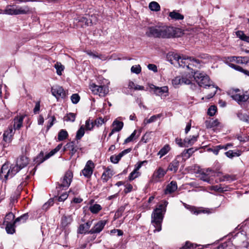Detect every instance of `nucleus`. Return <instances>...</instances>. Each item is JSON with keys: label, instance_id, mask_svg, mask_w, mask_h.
<instances>
[{"label": "nucleus", "instance_id": "nucleus-1", "mask_svg": "<svg viewBox=\"0 0 249 249\" xmlns=\"http://www.w3.org/2000/svg\"><path fill=\"white\" fill-rule=\"evenodd\" d=\"M29 162L28 158L21 156L18 158L16 164H12L10 167L7 163L4 164L0 171V178L6 180L12 178L20 170L25 167Z\"/></svg>", "mask_w": 249, "mask_h": 249}, {"label": "nucleus", "instance_id": "nucleus-2", "mask_svg": "<svg viewBox=\"0 0 249 249\" xmlns=\"http://www.w3.org/2000/svg\"><path fill=\"white\" fill-rule=\"evenodd\" d=\"M189 78L190 79L193 78L192 82L196 81L199 87L205 88L208 87L211 89V92L207 96L208 99L212 98L216 93L218 87L213 85V82L210 81L209 77L205 73L196 71L194 72L193 76L190 74Z\"/></svg>", "mask_w": 249, "mask_h": 249}, {"label": "nucleus", "instance_id": "nucleus-3", "mask_svg": "<svg viewBox=\"0 0 249 249\" xmlns=\"http://www.w3.org/2000/svg\"><path fill=\"white\" fill-rule=\"evenodd\" d=\"M173 32L172 27L157 25L147 27L145 35L149 37L169 38L173 36Z\"/></svg>", "mask_w": 249, "mask_h": 249}, {"label": "nucleus", "instance_id": "nucleus-4", "mask_svg": "<svg viewBox=\"0 0 249 249\" xmlns=\"http://www.w3.org/2000/svg\"><path fill=\"white\" fill-rule=\"evenodd\" d=\"M168 202L164 201V204H160L159 207L156 208L152 214L151 223L155 228L154 232L160 231L161 230V223L163 220V214L165 212V207Z\"/></svg>", "mask_w": 249, "mask_h": 249}, {"label": "nucleus", "instance_id": "nucleus-5", "mask_svg": "<svg viewBox=\"0 0 249 249\" xmlns=\"http://www.w3.org/2000/svg\"><path fill=\"white\" fill-rule=\"evenodd\" d=\"M190 74H187L182 76H178L172 80V84L174 86H177L181 84L190 85L191 88L193 90H196L197 86L195 84H192V78H189Z\"/></svg>", "mask_w": 249, "mask_h": 249}, {"label": "nucleus", "instance_id": "nucleus-6", "mask_svg": "<svg viewBox=\"0 0 249 249\" xmlns=\"http://www.w3.org/2000/svg\"><path fill=\"white\" fill-rule=\"evenodd\" d=\"M179 67H186L188 69L190 68V66H193L196 68H199L200 66V61L195 58L191 57H180V59L178 65Z\"/></svg>", "mask_w": 249, "mask_h": 249}, {"label": "nucleus", "instance_id": "nucleus-7", "mask_svg": "<svg viewBox=\"0 0 249 249\" xmlns=\"http://www.w3.org/2000/svg\"><path fill=\"white\" fill-rule=\"evenodd\" d=\"M90 89L94 94H97L102 97L105 96L109 91L107 86H98L94 83L90 85Z\"/></svg>", "mask_w": 249, "mask_h": 249}, {"label": "nucleus", "instance_id": "nucleus-8", "mask_svg": "<svg viewBox=\"0 0 249 249\" xmlns=\"http://www.w3.org/2000/svg\"><path fill=\"white\" fill-rule=\"evenodd\" d=\"M15 134L12 126H9L8 129L5 131L3 135V141L4 142L3 146L6 147L11 142L13 136Z\"/></svg>", "mask_w": 249, "mask_h": 249}, {"label": "nucleus", "instance_id": "nucleus-9", "mask_svg": "<svg viewBox=\"0 0 249 249\" xmlns=\"http://www.w3.org/2000/svg\"><path fill=\"white\" fill-rule=\"evenodd\" d=\"M51 92L53 96H54L58 100L59 99H64L66 96L65 91L63 88L59 86H54L52 88Z\"/></svg>", "mask_w": 249, "mask_h": 249}, {"label": "nucleus", "instance_id": "nucleus-10", "mask_svg": "<svg viewBox=\"0 0 249 249\" xmlns=\"http://www.w3.org/2000/svg\"><path fill=\"white\" fill-rule=\"evenodd\" d=\"M73 178V174L71 171H67L61 180V186L68 188L71 184Z\"/></svg>", "mask_w": 249, "mask_h": 249}, {"label": "nucleus", "instance_id": "nucleus-11", "mask_svg": "<svg viewBox=\"0 0 249 249\" xmlns=\"http://www.w3.org/2000/svg\"><path fill=\"white\" fill-rule=\"evenodd\" d=\"M106 224V221L101 220L98 221L89 231V234H97L100 233L104 229Z\"/></svg>", "mask_w": 249, "mask_h": 249}, {"label": "nucleus", "instance_id": "nucleus-12", "mask_svg": "<svg viewBox=\"0 0 249 249\" xmlns=\"http://www.w3.org/2000/svg\"><path fill=\"white\" fill-rule=\"evenodd\" d=\"M166 174V171L161 167H160L154 172L152 177V180L154 182L160 181Z\"/></svg>", "mask_w": 249, "mask_h": 249}, {"label": "nucleus", "instance_id": "nucleus-13", "mask_svg": "<svg viewBox=\"0 0 249 249\" xmlns=\"http://www.w3.org/2000/svg\"><path fill=\"white\" fill-rule=\"evenodd\" d=\"M94 168V163L91 160H89L87 162L85 168L82 170V173L85 177L89 178L92 174Z\"/></svg>", "mask_w": 249, "mask_h": 249}, {"label": "nucleus", "instance_id": "nucleus-14", "mask_svg": "<svg viewBox=\"0 0 249 249\" xmlns=\"http://www.w3.org/2000/svg\"><path fill=\"white\" fill-rule=\"evenodd\" d=\"M150 88L153 89L154 93L158 96L166 97L168 95V88L166 86L158 87L152 85Z\"/></svg>", "mask_w": 249, "mask_h": 249}, {"label": "nucleus", "instance_id": "nucleus-15", "mask_svg": "<svg viewBox=\"0 0 249 249\" xmlns=\"http://www.w3.org/2000/svg\"><path fill=\"white\" fill-rule=\"evenodd\" d=\"M131 151V148H127L122 151L118 155H112L110 157V161L113 163L116 164L119 162L121 158L125 154L129 153Z\"/></svg>", "mask_w": 249, "mask_h": 249}, {"label": "nucleus", "instance_id": "nucleus-16", "mask_svg": "<svg viewBox=\"0 0 249 249\" xmlns=\"http://www.w3.org/2000/svg\"><path fill=\"white\" fill-rule=\"evenodd\" d=\"M235 93L231 95V98L237 101L239 104L241 102H245L247 101L249 99V96L247 95L244 94H241L240 93H237V92L239 91L238 89L235 90Z\"/></svg>", "mask_w": 249, "mask_h": 249}, {"label": "nucleus", "instance_id": "nucleus-17", "mask_svg": "<svg viewBox=\"0 0 249 249\" xmlns=\"http://www.w3.org/2000/svg\"><path fill=\"white\" fill-rule=\"evenodd\" d=\"M93 220H88L86 223L80 225L78 232L80 234L89 233V228L92 224Z\"/></svg>", "mask_w": 249, "mask_h": 249}, {"label": "nucleus", "instance_id": "nucleus-18", "mask_svg": "<svg viewBox=\"0 0 249 249\" xmlns=\"http://www.w3.org/2000/svg\"><path fill=\"white\" fill-rule=\"evenodd\" d=\"M24 116H19L16 117L13 122H12V124L10 125L12 126V128L14 131L16 129H19L22 126L23 121L24 119Z\"/></svg>", "mask_w": 249, "mask_h": 249}, {"label": "nucleus", "instance_id": "nucleus-19", "mask_svg": "<svg viewBox=\"0 0 249 249\" xmlns=\"http://www.w3.org/2000/svg\"><path fill=\"white\" fill-rule=\"evenodd\" d=\"M32 9L28 6H16V15H27L32 13Z\"/></svg>", "mask_w": 249, "mask_h": 249}, {"label": "nucleus", "instance_id": "nucleus-20", "mask_svg": "<svg viewBox=\"0 0 249 249\" xmlns=\"http://www.w3.org/2000/svg\"><path fill=\"white\" fill-rule=\"evenodd\" d=\"M180 156H178L168 165L167 170L172 171L174 173L177 172L179 165V161L178 160Z\"/></svg>", "mask_w": 249, "mask_h": 249}, {"label": "nucleus", "instance_id": "nucleus-21", "mask_svg": "<svg viewBox=\"0 0 249 249\" xmlns=\"http://www.w3.org/2000/svg\"><path fill=\"white\" fill-rule=\"evenodd\" d=\"M180 56L177 53H171L168 55V59L172 64L177 66L180 59Z\"/></svg>", "mask_w": 249, "mask_h": 249}, {"label": "nucleus", "instance_id": "nucleus-22", "mask_svg": "<svg viewBox=\"0 0 249 249\" xmlns=\"http://www.w3.org/2000/svg\"><path fill=\"white\" fill-rule=\"evenodd\" d=\"M178 188L177 183L176 181H172L168 184L164 190L165 194H171L174 192Z\"/></svg>", "mask_w": 249, "mask_h": 249}, {"label": "nucleus", "instance_id": "nucleus-23", "mask_svg": "<svg viewBox=\"0 0 249 249\" xmlns=\"http://www.w3.org/2000/svg\"><path fill=\"white\" fill-rule=\"evenodd\" d=\"M114 173L113 170L107 168L103 173L101 178L104 182H106L112 177Z\"/></svg>", "mask_w": 249, "mask_h": 249}, {"label": "nucleus", "instance_id": "nucleus-24", "mask_svg": "<svg viewBox=\"0 0 249 249\" xmlns=\"http://www.w3.org/2000/svg\"><path fill=\"white\" fill-rule=\"evenodd\" d=\"M205 125L207 128H211L215 127H222L221 123L217 119L210 121H206Z\"/></svg>", "mask_w": 249, "mask_h": 249}, {"label": "nucleus", "instance_id": "nucleus-25", "mask_svg": "<svg viewBox=\"0 0 249 249\" xmlns=\"http://www.w3.org/2000/svg\"><path fill=\"white\" fill-rule=\"evenodd\" d=\"M161 114H158L157 115L152 116L149 119L145 118L143 120L142 125L145 126L147 124L156 122L158 119L161 117Z\"/></svg>", "mask_w": 249, "mask_h": 249}, {"label": "nucleus", "instance_id": "nucleus-26", "mask_svg": "<svg viewBox=\"0 0 249 249\" xmlns=\"http://www.w3.org/2000/svg\"><path fill=\"white\" fill-rule=\"evenodd\" d=\"M3 14L9 15H16V6L8 5L4 10Z\"/></svg>", "mask_w": 249, "mask_h": 249}, {"label": "nucleus", "instance_id": "nucleus-27", "mask_svg": "<svg viewBox=\"0 0 249 249\" xmlns=\"http://www.w3.org/2000/svg\"><path fill=\"white\" fill-rule=\"evenodd\" d=\"M169 16L172 19L176 20H182L184 18V16L179 13L177 11H173L169 14Z\"/></svg>", "mask_w": 249, "mask_h": 249}, {"label": "nucleus", "instance_id": "nucleus-28", "mask_svg": "<svg viewBox=\"0 0 249 249\" xmlns=\"http://www.w3.org/2000/svg\"><path fill=\"white\" fill-rule=\"evenodd\" d=\"M197 136H193L185 138L184 139V142L186 145L185 147L192 145L197 141Z\"/></svg>", "mask_w": 249, "mask_h": 249}, {"label": "nucleus", "instance_id": "nucleus-29", "mask_svg": "<svg viewBox=\"0 0 249 249\" xmlns=\"http://www.w3.org/2000/svg\"><path fill=\"white\" fill-rule=\"evenodd\" d=\"M194 151H195L193 150V148H189L187 150H184L181 154L180 157L181 156L183 160L187 159L190 157Z\"/></svg>", "mask_w": 249, "mask_h": 249}, {"label": "nucleus", "instance_id": "nucleus-30", "mask_svg": "<svg viewBox=\"0 0 249 249\" xmlns=\"http://www.w3.org/2000/svg\"><path fill=\"white\" fill-rule=\"evenodd\" d=\"M225 155L230 158L232 159L234 157H239L241 154V152L239 150L233 151V150H229L225 153Z\"/></svg>", "mask_w": 249, "mask_h": 249}, {"label": "nucleus", "instance_id": "nucleus-31", "mask_svg": "<svg viewBox=\"0 0 249 249\" xmlns=\"http://www.w3.org/2000/svg\"><path fill=\"white\" fill-rule=\"evenodd\" d=\"M15 222L13 223H7L5 224L6 226L5 230L8 234H13L15 232Z\"/></svg>", "mask_w": 249, "mask_h": 249}, {"label": "nucleus", "instance_id": "nucleus-32", "mask_svg": "<svg viewBox=\"0 0 249 249\" xmlns=\"http://www.w3.org/2000/svg\"><path fill=\"white\" fill-rule=\"evenodd\" d=\"M124 125V124L122 122H120L117 120H115L112 124L113 128L116 132L120 131Z\"/></svg>", "mask_w": 249, "mask_h": 249}, {"label": "nucleus", "instance_id": "nucleus-33", "mask_svg": "<svg viewBox=\"0 0 249 249\" xmlns=\"http://www.w3.org/2000/svg\"><path fill=\"white\" fill-rule=\"evenodd\" d=\"M101 209L102 207L98 204L91 205L89 207V211L93 214L97 213Z\"/></svg>", "mask_w": 249, "mask_h": 249}, {"label": "nucleus", "instance_id": "nucleus-34", "mask_svg": "<svg viewBox=\"0 0 249 249\" xmlns=\"http://www.w3.org/2000/svg\"><path fill=\"white\" fill-rule=\"evenodd\" d=\"M236 35L238 37H239L242 40L249 43V36H246L243 32L241 31H238L236 32Z\"/></svg>", "mask_w": 249, "mask_h": 249}, {"label": "nucleus", "instance_id": "nucleus-35", "mask_svg": "<svg viewBox=\"0 0 249 249\" xmlns=\"http://www.w3.org/2000/svg\"><path fill=\"white\" fill-rule=\"evenodd\" d=\"M170 147L169 145H164L158 152V155H160V158H161L163 156L165 155L170 150Z\"/></svg>", "mask_w": 249, "mask_h": 249}, {"label": "nucleus", "instance_id": "nucleus-36", "mask_svg": "<svg viewBox=\"0 0 249 249\" xmlns=\"http://www.w3.org/2000/svg\"><path fill=\"white\" fill-rule=\"evenodd\" d=\"M149 9L153 11H159L160 7L159 3L156 1L151 2L149 4Z\"/></svg>", "mask_w": 249, "mask_h": 249}, {"label": "nucleus", "instance_id": "nucleus-37", "mask_svg": "<svg viewBox=\"0 0 249 249\" xmlns=\"http://www.w3.org/2000/svg\"><path fill=\"white\" fill-rule=\"evenodd\" d=\"M68 136V132L64 129H61L58 134V140L59 141H63L67 138Z\"/></svg>", "mask_w": 249, "mask_h": 249}, {"label": "nucleus", "instance_id": "nucleus-38", "mask_svg": "<svg viewBox=\"0 0 249 249\" xmlns=\"http://www.w3.org/2000/svg\"><path fill=\"white\" fill-rule=\"evenodd\" d=\"M14 218L15 215L12 213H8L5 216L2 225H5V224L7 223H11V221H12L14 219Z\"/></svg>", "mask_w": 249, "mask_h": 249}, {"label": "nucleus", "instance_id": "nucleus-39", "mask_svg": "<svg viewBox=\"0 0 249 249\" xmlns=\"http://www.w3.org/2000/svg\"><path fill=\"white\" fill-rule=\"evenodd\" d=\"M47 159H46V156L44 157L43 153L41 152L40 154L36 157V159H35V161L37 164H39Z\"/></svg>", "mask_w": 249, "mask_h": 249}, {"label": "nucleus", "instance_id": "nucleus-40", "mask_svg": "<svg viewBox=\"0 0 249 249\" xmlns=\"http://www.w3.org/2000/svg\"><path fill=\"white\" fill-rule=\"evenodd\" d=\"M76 115L73 113H69L67 114L64 118L65 121H70L71 122H74L75 120Z\"/></svg>", "mask_w": 249, "mask_h": 249}, {"label": "nucleus", "instance_id": "nucleus-41", "mask_svg": "<svg viewBox=\"0 0 249 249\" xmlns=\"http://www.w3.org/2000/svg\"><path fill=\"white\" fill-rule=\"evenodd\" d=\"M85 134V128L83 125H81L76 133V138L77 140H80Z\"/></svg>", "mask_w": 249, "mask_h": 249}, {"label": "nucleus", "instance_id": "nucleus-42", "mask_svg": "<svg viewBox=\"0 0 249 249\" xmlns=\"http://www.w3.org/2000/svg\"><path fill=\"white\" fill-rule=\"evenodd\" d=\"M54 67L56 70L57 74L59 75L62 74V71L64 70V66L59 62H57L54 65Z\"/></svg>", "mask_w": 249, "mask_h": 249}, {"label": "nucleus", "instance_id": "nucleus-43", "mask_svg": "<svg viewBox=\"0 0 249 249\" xmlns=\"http://www.w3.org/2000/svg\"><path fill=\"white\" fill-rule=\"evenodd\" d=\"M28 218V213H25L20 217H18L15 220V223H17V222H20L21 223H24L27 219Z\"/></svg>", "mask_w": 249, "mask_h": 249}, {"label": "nucleus", "instance_id": "nucleus-44", "mask_svg": "<svg viewBox=\"0 0 249 249\" xmlns=\"http://www.w3.org/2000/svg\"><path fill=\"white\" fill-rule=\"evenodd\" d=\"M94 126V122L90 120L89 119L87 120L86 121L85 127L87 130H91Z\"/></svg>", "mask_w": 249, "mask_h": 249}, {"label": "nucleus", "instance_id": "nucleus-45", "mask_svg": "<svg viewBox=\"0 0 249 249\" xmlns=\"http://www.w3.org/2000/svg\"><path fill=\"white\" fill-rule=\"evenodd\" d=\"M199 178L200 179L204 181L207 182L208 183H211V179L208 176V174H207V173H204L203 172L201 173L200 174Z\"/></svg>", "mask_w": 249, "mask_h": 249}, {"label": "nucleus", "instance_id": "nucleus-46", "mask_svg": "<svg viewBox=\"0 0 249 249\" xmlns=\"http://www.w3.org/2000/svg\"><path fill=\"white\" fill-rule=\"evenodd\" d=\"M237 60V63L242 64H246L248 62H249V59L248 57H242V56H238Z\"/></svg>", "mask_w": 249, "mask_h": 249}, {"label": "nucleus", "instance_id": "nucleus-47", "mask_svg": "<svg viewBox=\"0 0 249 249\" xmlns=\"http://www.w3.org/2000/svg\"><path fill=\"white\" fill-rule=\"evenodd\" d=\"M140 173L139 171H136V170H134L130 174L128 177L129 180H133L140 176Z\"/></svg>", "mask_w": 249, "mask_h": 249}, {"label": "nucleus", "instance_id": "nucleus-48", "mask_svg": "<svg viewBox=\"0 0 249 249\" xmlns=\"http://www.w3.org/2000/svg\"><path fill=\"white\" fill-rule=\"evenodd\" d=\"M229 66H230L231 68H233V69H235V70H237V71H240V72H243V73H244L245 74H246V75H247V73L245 71H247V70H244V69H243L242 67H241L240 66H239L236 65H235V64H230L229 65Z\"/></svg>", "mask_w": 249, "mask_h": 249}, {"label": "nucleus", "instance_id": "nucleus-49", "mask_svg": "<svg viewBox=\"0 0 249 249\" xmlns=\"http://www.w3.org/2000/svg\"><path fill=\"white\" fill-rule=\"evenodd\" d=\"M196 245H194L189 241H187L186 242L185 245H184L180 249H193L196 248Z\"/></svg>", "mask_w": 249, "mask_h": 249}, {"label": "nucleus", "instance_id": "nucleus-50", "mask_svg": "<svg viewBox=\"0 0 249 249\" xmlns=\"http://www.w3.org/2000/svg\"><path fill=\"white\" fill-rule=\"evenodd\" d=\"M29 178V175H24L21 179V183L20 185L18 186V188L21 189L23 186L25 185L26 184V181Z\"/></svg>", "mask_w": 249, "mask_h": 249}, {"label": "nucleus", "instance_id": "nucleus-51", "mask_svg": "<svg viewBox=\"0 0 249 249\" xmlns=\"http://www.w3.org/2000/svg\"><path fill=\"white\" fill-rule=\"evenodd\" d=\"M73 142H71L67 144V147L71 151L72 154H74L76 152V149L74 147Z\"/></svg>", "mask_w": 249, "mask_h": 249}, {"label": "nucleus", "instance_id": "nucleus-52", "mask_svg": "<svg viewBox=\"0 0 249 249\" xmlns=\"http://www.w3.org/2000/svg\"><path fill=\"white\" fill-rule=\"evenodd\" d=\"M217 110V107L215 106H211L208 110V114L210 116H213Z\"/></svg>", "mask_w": 249, "mask_h": 249}, {"label": "nucleus", "instance_id": "nucleus-53", "mask_svg": "<svg viewBox=\"0 0 249 249\" xmlns=\"http://www.w3.org/2000/svg\"><path fill=\"white\" fill-rule=\"evenodd\" d=\"M136 133L137 130H134L133 132L124 140V143L130 142L135 139Z\"/></svg>", "mask_w": 249, "mask_h": 249}, {"label": "nucleus", "instance_id": "nucleus-54", "mask_svg": "<svg viewBox=\"0 0 249 249\" xmlns=\"http://www.w3.org/2000/svg\"><path fill=\"white\" fill-rule=\"evenodd\" d=\"M131 71L133 73L139 74L141 71V67L139 65L133 66L131 68Z\"/></svg>", "mask_w": 249, "mask_h": 249}, {"label": "nucleus", "instance_id": "nucleus-55", "mask_svg": "<svg viewBox=\"0 0 249 249\" xmlns=\"http://www.w3.org/2000/svg\"><path fill=\"white\" fill-rule=\"evenodd\" d=\"M71 101L73 104L78 103L80 100V96L78 94H73L71 97Z\"/></svg>", "mask_w": 249, "mask_h": 249}, {"label": "nucleus", "instance_id": "nucleus-56", "mask_svg": "<svg viewBox=\"0 0 249 249\" xmlns=\"http://www.w3.org/2000/svg\"><path fill=\"white\" fill-rule=\"evenodd\" d=\"M187 209H190L192 213H193L194 214H198V213L203 212V213H207V210H203L202 211L201 210H197L196 209L195 207H192L191 206H188L186 207Z\"/></svg>", "mask_w": 249, "mask_h": 249}, {"label": "nucleus", "instance_id": "nucleus-57", "mask_svg": "<svg viewBox=\"0 0 249 249\" xmlns=\"http://www.w3.org/2000/svg\"><path fill=\"white\" fill-rule=\"evenodd\" d=\"M104 123V120L102 118H99L96 119L94 122V125H97V126H99Z\"/></svg>", "mask_w": 249, "mask_h": 249}, {"label": "nucleus", "instance_id": "nucleus-58", "mask_svg": "<svg viewBox=\"0 0 249 249\" xmlns=\"http://www.w3.org/2000/svg\"><path fill=\"white\" fill-rule=\"evenodd\" d=\"M53 204V200L52 199H49L47 202L45 203L43 206V209L47 210L50 206Z\"/></svg>", "mask_w": 249, "mask_h": 249}, {"label": "nucleus", "instance_id": "nucleus-59", "mask_svg": "<svg viewBox=\"0 0 249 249\" xmlns=\"http://www.w3.org/2000/svg\"><path fill=\"white\" fill-rule=\"evenodd\" d=\"M221 147V146L220 145H217L213 147V148L210 149L209 150L211 151L213 153V154L217 155H218Z\"/></svg>", "mask_w": 249, "mask_h": 249}, {"label": "nucleus", "instance_id": "nucleus-60", "mask_svg": "<svg viewBox=\"0 0 249 249\" xmlns=\"http://www.w3.org/2000/svg\"><path fill=\"white\" fill-rule=\"evenodd\" d=\"M176 143L178 144L180 147H185L186 145L185 142H182V140L180 138H177L175 139Z\"/></svg>", "mask_w": 249, "mask_h": 249}, {"label": "nucleus", "instance_id": "nucleus-61", "mask_svg": "<svg viewBox=\"0 0 249 249\" xmlns=\"http://www.w3.org/2000/svg\"><path fill=\"white\" fill-rule=\"evenodd\" d=\"M133 187L132 185L130 184H126L125 185V189H124V192L125 194L128 193L130 192L132 190Z\"/></svg>", "mask_w": 249, "mask_h": 249}, {"label": "nucleus", "instance_id": "nucleus-62", "mask_svg": "<svg viewBox=\"0 0 249 249\" xmlns=\"http://www.w3.org/2000/svg\"><path fill=\"white\" fill-rule=\"evenodd\" d=\"M127 206V204H125L124 206H122L119 208L118 211L116 213V214L120 216L122 214V213L124 211L125 207Z\"/></svg>", "mask_w": 249, "mask_h": 249}, {"label": "nucleus", "instance_id": "nucleus-63", "mask_svg": "<svg viewBox=\"0 0 249 249\" xmlns=\"http://www.w3.org/2000/svg\"><path fill=\"white\" fill-rule=\"evenodd\" d=\"M91 235L89 236L87 238V241L89 243L92 242L96 238L95 234H90Z\"/></svg>", "mask_w": 249, "mask_h": 249}, {"label": "nucleus", "instance_id": "nucleus-64", "mask_svg": "<svg viewBox=\"0 0 249 249\" xmlns=\"http://www.w3.org/2000/svg\"><path fill=\"white\" fill-rule=\"evenodd\" d=\"M56 152H57V151L55 148L53 149L49 153L46 155V159L50 158L51 157L54 155Z\"/></svg>", "mask_w": 249, "mask_h": 249}]
</instances>
